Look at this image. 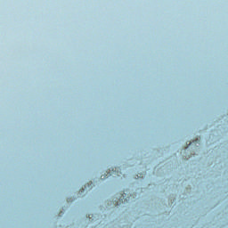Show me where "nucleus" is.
Segmentation results:
<instances>
[{
    "mask_svg": "<svg viewBox=\"0 0 228 228\" xmlns=\"http://www.w3.org/2000/svg\"><path fill=\"white\" fill-rule=\"evenodd\" d=\"M125 198H126V196L123 194V195L120 197V200H124Z\"/></svg>",
    "mask_w": 228,
    "mask_h": 228,
    "instance_id": "1",
    "label": "nucleus"
},
{
    "mask_svg": "<svg viewBox=\"0 0 228 228\" xmlns=\"http://www.w3.org/2000/svg\"><path fill=\"white\" fill-rule=\"evenodd\" d=\"M83 191H85V189H82V191L80 192V195H82Z\"/></svg>",
    "mask_w": 228,
    "mask_h": 228,
    "instance_id": "2",
    "label": "nucleus"
},
{
    "mask_svg": "<svg viewBox=\"0 0 228 228\" xmlns=\"http://www.w3.org/2000/svg\"><path fill=\"white\" fill-rule=\"evenodd\" d=\"M88 188H90V183H87Z\"/></svg>",
    "mask_w": 228,
    "mask_h": 228,
    "instance_id": "3",
    "label": "nucleus"
}]
</instances>
